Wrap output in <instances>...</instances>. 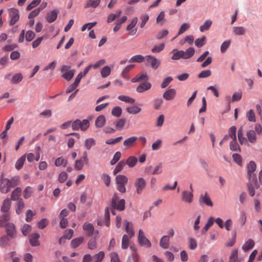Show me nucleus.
<instances>
[{
	"label": "nucleus",
	"instance_id": "obj_37",
	"mask_svg": "<svg viewBox=\"0 0 262 262\" xmlns=\"http://www.w3.org/2000/svg\"><path fill=\"white\" fill-rule=\"evenodd\" d=\"M25 204L24 203L23 200L21 199H18L17 203V207L16 208V213L17 214H20L23 211L24 208H25Z\"/></svg>",
	"mask_w": 262,
	"mask_h": 262
},
{
	"label": "nucleus",
	"instance_id": "obj_43",
	"mask_svg": "<svg viewBox=\"0 0 262 262\" xmlns=\"http://www.w3.org/2000/svg\"><path fill=\"white\" fill-rule=\"evenodd\" d=\"M127 112L130 114H137L141 111V108L138 106L134 105L126 108Z\"/></svg>",
	"mask_w": 262,
	"mask_h": 262
},
{
	"label": "nucleus",
	"instance_id": "obj_51",
	"mask_svg": "<svg viewBox=\"0 0 262 262\" xmlns=\"http://www.w3.org/2000/svg\"><path fill=\"white\" fill-rule=\"evenodd\" d=\"M67 163V160L61 157L56 159L55 162V164L56 166H63V167H66Z\"/></svg>",
	"mask_w": 262,
	"mask_h": 262
},
{
	"label": "nucleus",
	"instance_id": "obj_38",
	"mask_svg": "<svg viewBox=\"0 0 262 262\" xmlns=\"http://www.w3.org/2000/svg\"><path fill=\"white\" fill-rule=\"evenodd\" d=\"M256 165L255 163L253 161H251L247 165L248 174H253V172L256 170Z\"/></svg>",
	"mask_w": 262,
	"mask_h": 262
},
{
	"label": "nucleus",
	"instance_id": "obj_46",
	"mask_svg": "<svg viewBox=\"0 0 262 262\" xmlns=\"http://www.w3.org/2000/svg\"><path fill=\"white\" fill-rule=\"evenodd\" d=\"M23 76L21 73H17L13 75L11 79V82L13 84H17L20 82L23 79Z\"/></svg>",
	"mask_w": 262,
	"mask_h": 262
},
{
	"label": "nucleus",
	"instance_id": "obj_10",
	"mask_svg": "<svg viewBox=\"0 0 262 262\" xmlns=\"http://www.w3.org/2000/svg\"><path fill=\"white\" fill-rule=\"evenodd\" d=\"M145 60L148 63H150L151 68L154 69H157L161 63V61L159 59L151 55L146 56Z\"/></svg>",
	"mask_w": 262,
	"mask_h": 262
},
{
	"label": "nucleus",
	"instance_id": "obj_12",
	"mask_svg": "<svg viewBox=\"0 0 262 262\" xmlns=\"http://www.w3.org/2000/svg\"><path fill=\"white\" fill-rule=\"evenodd\" d=\"M138 139V137L136 136H132L125 139L123 141V144L126 148H131L135 145Z\"/></svg>",
	"mask_w": 262,
	"mask_h": 262
},
{
	"label": "nucleus",
	"instance_id": "obj_47",
	"mask_svg": "<svg viewBox=\"0 0 262 262\" xmlns=\"http://www.w3.org/2000/svg\"><path fill=\"white\" fill-rule=\"evenodd\" d=\"M126 119L121 118L119 119L116 123L115 125L118 130H122L126 123Z\"/></svg>",
	"mask_w": 262,
	"mask_h": 262
},
{
	"label": "nucleus",
	"instance_id": "obj_9",
	"mask_svg": "<svg viewBox=\"0 0 262 262\" xmlns=\"http://www.w3.org/2000/svg\"><path fill=\"white\" fill-rule=\"evenodd\" d=\"M199 201L201 205L204 204L207 206L210 207H212L213 205V203L207 192L200 194Z\"/></svg>",
	"mask_w": 262,
	"mask_h": 262
},
{
	"label": "nucleus",
	"instance_id": "obj_49",
	"mask_svg": "<svg viewBox=\"0 0 262 262\" xmlns=\"http://www.w3.org/2000/svg\"><path fill=\"white\" fill-rule=\"evenodd\" d=\"M125 165V162L124 161H120L118 163V164L117 165V166H116V167L115 168V169L113 171L114 174L116 175L118 172L121 171L123 169Z\"/></svg>",
	"mask_w": 262,
	"mask_h": 262
},
{
	"label": "nucleus",
	"instance_id": "obj_2",
	"mask_svg": "<svg viewBox=\"0 0 262 262\" xmlns=\"http://www.w3.org/2000/svg\"><path fill=\"white\" fill-rule=\"evenodd\" d=\"M249 178V182L247 183V187L249 192V194L251 196L255 195V188H258L259 185L257 183L256 175L253 174H248Z\"/></svg>",
	"mask_w": 262,
	"mask_h": 262
},
{
	"label": "nucleus",
	"instance_id": "obj_40",
	"mask_svg": "<svg viewBox=\"0 0 262 262\" xmlns=\"http://www.w3.org/2000/svg\"><path fill=\"white\" fill-rule=\"evenodd\" d=\"M148 75L145 73H142L141 74L138 75L136 77L133 78L131 81L133 83L139 82L142 80L146 79L148 80Z\"/></svg>",
	"mask_w": 262,
	"mask_h": 262
},
{
	"label": "nucleus",
	"instance_id": "obj_11",
	"mask_svg": "<svg viewBox=\"0 0 262 262\" xmlns=\"http://www.w3.org/2000/svg\"><path fill=\"white\" fill-rule=\"evenodd\" d=\"M125 201L124 199H121L118 202L115 203L114 205H111L112 207V213L115 214L114 210H118L119 211H123L125 208Z\"/></svg>",
	"mask_w": 262,
	"mask_h": 262
},
{
	"label": "nucleus",
	"instance_id": "obj_53",
	"mask_svg": "<svg viewBox=\"0 0 262 262\" xmlns=\"http://www.w3.org/2000/svg\"><path fill=\"white\" fill-rule=\"evenodd\" d=\"M246 117L250 122H255V115L252 109L250 110L246 114Z\"/></svg>",
	"mask_w": 262,
	"mask_h": 262
},
{
	"label": "nucleus",
	"instance_id": "obj_33",
	"mask_svg": "<svg viewBox=\"0 0 262 262\" xmlns=\"http://www.w3.org/2000/svg\"><path fill=\"white\" fill-rule=\"evenodd\" d=\"M137 158L135 156L129 157L125 162V164H127L129 167H134L137 163Z\"/></svg>",
	"mask_w": 262,
	"mask_h": 262
},
{
	"label": "nucleus",
	"instance_id": "obj_39",
	"mask_svg": "<svg viewBox=\"0 0 262 262\" xmlns=\"http://www.w3.org/2000/svg\"><path fill=\"white\" fill-rule=\"evenodd\" d=\"M118 98L122 101L130 104H134L135 102V100L134 98L125 95H120Z\"/></svg>",
	"mask_w": 262,
	"mask_h": 262
},
{
	"label": "nucleus",
	"instance_id": "obj_5",
	"mask_svg": "<svg viewBox=\"0 0 262 262\" xmlns=\"http://www.w3.org/2000/svg\"><path fill=\"white\" fill-rule=\"evenodd\" d=\"M9 179L3 178V174L1 179L0 189L2 193L6 194L8 193L12 187L10 185Z\"/></svg>",
	"mask_w": 262,
	"mask_h": 262
},
{
	"label": "nucleus",
	"instance_id": "obj_30",
	"mask_svg": "<svg viewBox=\"0 0 262 262\" xmlns=\"http://www.w3.org/2000/svg\"><path fill=\"white\" fill-rule=\"evenodd\" d=\"M115 180L117 184L126 185L128 181L127 178L125 176L122 174L117 176Z\"/></svg>",
	"mask_w": 262,
	"mask_h": 262
},
{
	"label": "nucleus",
	"instance_id": "obj_64",
	"mask_svg": "<svg viewBox=\"0 0 262 262\" xmlns=\"http://www.w3.org/2000/svg\"><path fill=\"white\" fill-rule=\"evenodd\" d=\"M139 256L137 253H134L129 256L127 262H138Z\"/></svg>",
	"mask_w": 262,
	"mask_h": 262
},
{
	"label": "nucleus",
	"instance_id": "obj_45",
	"mask_svg": "<svg viewBox=\"0 0 262 262\" xmlns=\"http://www.w3.org/2000/svg\"><path fill=\"white\" fill-rule=\"evenodd\" d=\"M144 59H145V57L141 55H137L133 56L129 60V62H142Z\"/></svg>",
	"mask_w": 262,
	"mask_h": 262
},
{
	"label": "nucleus",
	"instance_id": "obj_55",
	"mask_svg": "<svg viewBox=\"0 0 262 262\" xmlns=\"http://www.w3.org/2000/svg\"><path fill=\"white\" fill-rule=\"evenodd\" d=\"M236 128L235 126L230 127L228 130V135L232 140L236 139Z\"/></svg>",
	"mask_w": 262,
	"mask_h": 262
},
{
	"label": "nucleus",
	"instance_id": "obj_25",
	"mask_svg": "<svg viewBox=\"0 0 262 262\" xmlns=\"http://www.w3.org/2000/svg\"><path fill=\"white\" fill-rule=\"evenodd\" d=\"M255 245L254 241L252 239H249L242 246V249L247 252L253 248Z\"/></svg>",
	"mask_w": 262,
	"mask_h": 262
},
{
	"label": "nucleus",
	"instance_id": "obj_56",
	"mask_svg": "<svg viewBox=\"0 0 262 262\" xmlns=\"http://www.w3.org/2000/svg\"><path fill=\"white\" fill-rule=\"evenodd\" d=\"M35 33L31 30L28 31L25 35V39L28 42H30L32 41L35 38Z\"/></svg>",
	"mask_w": 262,
	"mask_h": 262
},
{
	"label": "nucleus",
	"instance_id": "obj_61",
	"mask_svg": "<svg viewBox=\"0 0 262 262\" xmlns=\"http://www.w3.org/2000/svg\"><path fill=\"white\" fill-rule=\"evenodd\" d=\"M121 156V152L120 151H117L114 155L113 158L111 160L110 162L111 165H115L120 160Z\"/></svg>",
	"mask_w": 262,
	"mask_h": 262
},
{
	"label": "nucleus",
	"instance_id": "obj_57",
	"mask_svg": "<svg viewBox=\"0 0 262 262\" xmlns=\"http://www.w3.org/2000/svg\"><path fill=\"white\" fill-rule=\"evenodd\" d=\"M230 149L232 151L240 150L239 146L236 141V139L232 140L230 143Z\"/></svg>",
	"mask_w": 262,
	"mask_h": 262
},
{
	"label": "nucleus",
	"instance_id": "obj_7",
	"mask_svg": "<svg viewBox=\"0 0 262 262\" xmlns=\"http://www.w3.org/2000/svg\"><path fill=\"white\" fill-rule=\"evenodd\" d=\"M9 17L10 20L9 21V25L13 26L19 18V11L17 9L11 8L9 10Z\"/></svg>",
	"mask_w": 262,
	"mask_h": 262
},
{
	"label": "nucleus",
	"instance_id": "obj_23",
	"mask_svg": "<svg viewBox=\"0 0 262 262\" xmlns=\"http://www.w3.org/2000/svg\"><path fill=\"white\" fill-rule=\"evenodd\" d=\"M247 137L251 143H254L256 141V136L255 134V132L253 130H249L247 131Z\"/></svg>",
	"mask_w": 262,
	"mask_h": 262
},
{
	"label": "nucleus",
	"instance_id": "obj_59",
	"mask_svg": "<svg viewBox=\"0 0 262 262\" xmlns=\"http://www.w3.org/2000/svg\"><path fill=\"white\" fill-rule=\"evenodd\" d=\"M84 161L82 159L76 160L75 161V169L77 170H81L84 165Z\"/></svg>",
	"mask_w": 262,
	"mask_h": 262
},
{
	"label": "nucleus",
	"instance_id": "obj_3",
	"mask_svg": "<svg viewBox=\"0 0 262 262\" xmlns=\"http://www.w3.org/2000/svg\"><path fill=\"white\" fill-rule=\"evenodd\" d=\"M72 127L74 130H78L80 129L82 131L86 130L90 126V122L88 119H84L80 121L79 119H76L74 121H72Z\"/></svg>",
	"mask_w": 262,
	"mask_h": 262
},
{
	"label": "nucleus",
	"instance_id": "obj_60",
	"mask_svg": "<svg viewBox=\"0 0 262 262\" xmlns=\"http://www.w3.org/2000/svg\"><path fill=\"white\" fill-rule=\"evenodd\" d=\"M237 249H234L231 253L229 262H236L237 260Z\"/></svg>",
	"mask_w": 262,
	"mask_h": 262
},
{
	"label": "nucleus",
	"instance_id": "obj_58",
	"mask_svg": "<svg viewBox=\"0 0 262 262\" xmlns=\"http://www.w3.org/2000/svg\"><path fill=\"white\" fill-rule=\"evenodd\" d=\"M23 234L26 236L31 231V226L29 224H25L21 228Z\"/></svg>",
	"mask_w": 262,
	"mask_h": 262
},
{
	"label": "nucleus",
	"instance_id": "obj_35",
	"mask_svg": "<svg viewBox=\"0 0 262 262\" xmlns=\"http://www.w3.org/2000/svg\"><path fill=\"white\" fill-rule=\"evenodd\" d=\"M125 222L126 223L125 231L128 233V236H129V237H132L135 234L133 228V225L127 221H125Z\"/></svg>",
	"mask_w": 262,
	"mask_h": 262
},
{
	"label": "nucleus",
	"instance_id": "obj_13",
	"mask_svg": "<svg viewBox=\"0 0 262 262\" xmlns=\"http://www.w3.org/2000/svg\"><path fill=\"white\" fill-rule=\"evenodd\" d=\"M40 235L38 233H34L30 235L29 241L31 245L33 247L38 246L40 243L38 241Z\"/></svg>",
	"mask_w": 262,
	"mask_h": 262
},
{
	"label": "nucleus",
	"instance_id": "obj_52",
	"mask_svg": "<svg viewBox=\"0 0 262 262\" xmlns=\"http://www.w3.org/2000/svg\"><path fill=\"white\" fill-rule=\"evenodd\" d=\"M111 72V68L109 66H106L104 67L101 72V76L103 78H106L109 76Z\"/></svg>",
	"mask_w": 262,
	"mask_h": 262
},
{
	"label": "nucleus",
	"instance_id": "obj_27",
	"mask_svg": "<svg viewBox=\"0 0 262 262\" xmlns=\"http://www.w3.org/2000/svg\"><path fill=\"white\" fill-rule=\"evenodd\" d=\"M169 236L164 235L162 237L160 241V245L163 249H167L169 246Z\"/></svg>",
	"mask_w": 262,
	"mask_h": 262
},
{
	"label": "nucleus",
	"instance_id": "obj_50",
	"mask_svg": "<svg viewBox=\"0 0 262 262\" xmlns=\"http://www.w3.org/2000/svg\"><path fill=\"white\" fill-rule=\"evenodd\" d=\"M131 237H129V236H128L126 234H124L122 239V248L123 249H127L129 245V238Z\"/></svg>",
	"mask_w": 262,
	"mask_h": 262
},
{
	"label": "nucleus",
	"instance_id": "obj_28",
	"mask_svg": "<svg viewBox=\"0 0 262 262\" xmlns=\"http://www.w3.org/2000/svg\"><path fill=\"white\" fill-rule=\"evenodd\" d=\"M11 239L7 235H4L0 238V247L4 248L9 245V241Z\"/></svg>",
	"mask_w": 262,
	"mask_h": 262
},
{
	"label": "nucleus",
	"instance_id": "obj_19",
	"mask_svg": "<svg viewBox=\"0 0 262 262\" xmlns=\"http://www.w3.org/2000/svg\"><path fill=\"white\" fill-rule=\"evenodd\" d=\"M11 202L10 199L9 198L4 200L2 203L1 210L4 213H9V210L10 209Z\"/></svg>",
	"mask_w": 262,
	"mask_h": 262
},
{
	"label": "nucleus",
	"instance_id": "obj_6",
	"mask_svg": "<svg viewBox=\"0 0 262 262\" xmlns=\"http://www.w3.org/2000/svg\"><path fill=\"white\" fill-rule=\"evenodd\" d=\"M138 239L139 244L141 246L149 248L151 246L150 242L146 237L144 232L141 229H140L139 231Z\"/></svg>",
	"mask_w": 262,
	"mask_h": 262
},
{
	"label": "nucleus",
	"instance_id": "obj_44",
	"mask_svg": "<svg viewBox=\"0 0 262 262\" xmlns=\"http://www.w3.org/2000/svg\"><path fill=\"white\" fill-rule=\"evenodd\" d=\"M135 67L134 64L127 66L122 71L121 76L125 79L128 80L129 77L127 75L130 71Z\"/></svg>",
	"mask_w": 262,
	"mask_h": 262
},
{
	"label": "nucleus",
	"instance_id": "obj_24",
	"mask_svg": "<svg viewBox=\"0 0 262 262\" xmlns=\"http://www.w3.org/2000/svg\"><path fill=\"white\" fill-rule=\"evenodd\" d=\"M21 192V189L20 187L16 188L11 193L10 200H11L12 201H18V199H20L19 197L20 195Z\"/></svg>",
	"mask_w": 262,
	"mask_h": 262
},
{
	"label": "nucleus",
	"instance_id": "obj_31",
	"mask_svg": "<svg viewBox=\"0 0 262 262\" xmlns=\"http://www.w3.org/2000/svg\"><path fill=\"white\" fill-rule=\"evenodd\" d=\"M212 24V21L210 19H207L204 23L200 27V31L203 32L205 31L208 30Z\"/></svg>",
	"mask_w": 262,
	"mask_h": 262
},
{
	"label": "nucleus",
	"instance_id": "obj_32",
	"mask_svg": "<svg viewBox=\"0 0 262 262\" xmlns=\"http://www.w3.org/2000/svg\"><path fill=\"white\" fill-rule=\"evenodd\" d=\"M26 160V155H24L19 158L16 162L15 167L17 170H20L23 167L24 162Z\"/></svg>",
	"mask_w": 262,
	"mask_h": 262
},
{
	"label": "nucleus",
	"instance_id": "obj_18",
	"mask_svg": "<svg viewBox=\"0 0 262 262\" xmlns=\"http://www.w3.org/2000/svg\"><path fill=\"white\" fill-rule=\"evenodd\" d=\"M58 13H59V10L56 9H54L51 12L48 13L47 14V16H46L47 20L48 22L49 23H51L54 21L57 17V15H58Z\"/></svg>",
	"mask_w": 262,
	"mask_h": 262
},
{
	"label": "nucleus",
	"instance_id": "obj_29",
	"mask_svg": "<svg viewBox=\"0 0 262 262\" xmlns=\"http://www.w3.org/2000/svg\"><path fill=\"white\" fill-rule=\"evenodd\" d=\"M238 139L241 144H243L247 142L246 138L244 136L243 128L241 126L237 131Z\"/></svg>",
	"mask_w": 262,
	"mask_h": 262
},
{
	"label": "nucleus",
	"instance_id": "obj_8",
	"mask_svg": "<svg viewBox=\"0 0 262 262\" xmlns=\"http://www.w3.org/2000/svg\"><path fill=\"white\" fill-rule=\"evenodd\" d=\"M4 227L5 228L7 235L11 238H14L16 236V227L13 223H9Z\"/></svg>",
	"mask_w": 262,
	"mask_h": 262
},
{
	"label": "nucleus",
	"instance_id": "obj_22",
	"mask_svg": "<svg viewBox=\"0 0 262 262\" xmlns=\"http://www.w3.org/2000/svg\"><path fill=\"white\" fill-rule=\"evenodd\" d=\"M214 222V218L213 216L209 217V219H208L207 223L206 224L204 228L202 229V234H205L206 232L208 231V229L213 225Z\"/></svg>",
	"mask_w": 262,
	"mask_h": 262
},
{
	"label": "nucleus",
	"instance_id": "obj_4",
	"mask_svg": "<svg viewBox=\"0 0 262 262\" xmlns=\"http://www.w3.org/2000/svg\"><path fill=\"white\" fill-rule=\"evenodd\" d=\"M136 188V191L137 194H140L145 189L146 182L144 179L139 178L135 180L134 183Z\"/></svg>",
	"mask_w": 262,
	"mask_h": 262
},
{
	"label": "nucleus",
	"instance_id": "obj_26",
	"mask_svg": "<svg viewBox=\"0 0 262 262\" xmlns=\"http://www.w3.org/2000/svg\"><path fill=\"white\" fill-rule=\"evenodd\" d=\"M232 32L235 35H244L246 33V29L242 26L233 27L232 28Z\"/></svg>",
	"mask_w": 262,
	"mask_h": 262
},
{
	"label": "nucleus",
	"instance_id": "obj_34",
	"mask_svg": "<svg viewBox=\"0 0 262 262\" xmlns=\"http://www.w3.org/2000/svg\"><path fill=\"white\" fill-rule=\"evenodd\" d=\"M101 0H88L85 8H96L100 4Z\"/></svg>",
	"mask_w": 262,
	"mask_h": 262
},
{
	"label": "nucleus",
	"instance_id": "obj_15",
	"mask_svg": "<svg viewBox=\"0 0 262 262\" xmlns=\"http://www.w3.org/2000/svg\"><path fill=\"white\" fill-rule=\"evenodd\" d=\"M176 94V90L174 89H170L163 93V97L166 100H171L175 97Z\"/></svg>",
	"mask_w": 262,
	"mask_h": 262
},
{
	"label": "nucleus",
	"instance_id": "obj_63",
	"mask_svg": "<svg viewBox=\"0 0 262 262\" xmlns=\"http://www.w3.org/2000/svg\"><path fill=\"white\" fill-rule=\"evenodd\" d=\"M10 185L12 187H14L17 186L19 182V178L18 176H14L9 179Z\"/></svg>",
	"mask_w": 262,
	"mask_h": 262
},
{
	"label": "nucleus",
	"instance_id": "obj_54",
	"mask_svg": "<svg viewBox=\"0 0 262 262\" xmlns=\"http://www.w3.org/2000/svg\"><path fill=\"white\" fill-rule=\"evenodd\" d=\"M122 110L120 106H115L112 111V115L116 117H119L122 114Z\"/></svg>",
	"mask_w": 262,
	"mask_h": 262
},
{
	"label": "nucleus",
	"instance_id": "obj_36",
	"mask_svg": "<svg viewBox=\"0 0 262 262\" xmlns=\"http://www.w3.org/2000/svg\"><path fill=\"white\" fill-rule=\"evenodd\" d=\"M83 241L84 238L83 237H79L72 239L71 243L72 247L73 248H77L83 243Z\"/></svg>",
	"mask_w": 262,
	"mask_h": 262
},
{
	"label": "nucleus",
	"instance_id": "obj_17",
	"mask_svg": "<svg viewBox=\"0 0 262 262\" xmlns=\"http://www.w3.org/2000/svg\"><path fill=\"white\" fill-rule=\"evenodd\" d=\"M151 87V84L149 82L146 81L140 83L136 88V91L138 93H143L149 90Z\"/></svg>",
	"mask_w": 262,
	"mask_h": 262
},
{
	"label": "nucleus",
	"instance_id": "obj_16",
	"mask_svg": "<svg viewBox=\"0 0 262 262\" xmlns=\"http://www.w3.org/2000/svg\"><path fill=\"white\" fill-rule=\"evenodd\" d=\"M11 219L10 213H5L0 216V227H3L9 223Z\"/></svg>",
	"mask_w": 262,
	"mask_h": 262
},
{
	"label": "nucleus",
	"instance_id": "obj_42",
	"mask_svg": "<svg viewBox=\"0 0 262 262\" xmlns=\"http://www.w3.org/2000/svg\"><path fill=\"white\" fill-rule=\"evenodd\" d=\"M75 72V70H71L69 71L65 72L64 74H63L61 77L66 79L67 81H70L73 77Z\"/></svg>",
	"mask_w": 262,
	"mask_h": 262
},
{
	"label": "nucleus",
	"instance_id": "obj_41",
	"mask_svg": "<svg viewBox=\"0 0 262 262\" xmlns=\"http://www.w3.org/2000/svg\"><path fill=\"white\" fill-rule=\"evenodd\" d=\"M104 257V253L100 251L92 257L93 262H101Z\"/></svg>",
	"mask_w": 262,
	"mask_h": 262
},
{
	"label": "nucleus",
	"instance_id": "obj_48",
	"mask_svg": "<svg viewBox=\"0 0 262 262\" xmlns=\"http://www.w3.org/2000/svg\"><path fill=\"white\" fill-rule=\"evenodd\" d=\"M95 144V141L94 139L92 138L86 139L84 142L85 147L88 150H90L91 147Z\"/></svg>",
	"mask_w": 262,
	"mask_h": 262
},
{
	"label": "nucleus",
	"instance_id": "obj_62",
	"mask_svg": "<svg viewBox=\"0 0 262 262\" xmlns=\"http://www.w3.org/2000/svg\"><path fill=\"white\" fill-rule=\"evenodd\" d=\"M140 18L141 19V23L140 24V27L143 28L144 27L146 23L149 20V15L147 14H143L141 15Z\"/></svg>",
	"mask_w": 262,
	"mask_h": 262
},
{
	"label": "nucleus",
	"instance_id": "obj_21",
	"mask_svg": "<svg viewBox=\"0 0 262 262\" xmlns=\"http://www.w3.org/2000/svg\"><path fill=\"white\" fill-rule=\"evenodd\" d=\"M106 123V118L103 115L99 116L95 120V126L97 128L102 127Z\"/></svg>",
	"mask_w": 262,
	"mask_h": 262
},
{
	"label": "nucleus",
	"instance_id": "obj_1",
	"mask_svg": "<svg viewBox=\"0 0 262 262\" xmlns=\"http://www.w3.org/2000/svg\"><path fill=\"white\" fill-rule=\"evenodd\" d=\"M172 52L173 53L171 57L172 60H179L180 58L188 59L193 56L195 50L193 48L190 47L188 48L186 51L183 50L177 51L176 49H173Z\"/></svg>",
	"mask_w": 262,
	"mask_h": 262
},
{
	"label": "nucleus",
	"instance_id": "obj_20",
	"mask_svg": "<svg viewBox=\"0 0 262 262\" xmlns=\"http://www.w3.org/2000/svg\"><path fill=\"white\" fill-rule=\"evenodd\" d=\"M193 193L188 192L186 190L182 191V200L188 203H190L192 201Z\"/></svg>",
	"mask_w": 262,
	"mask_h": 262
},
{
	"label": "nucleus",
	"instance_id": "obj_14",
	"mask_svg": "<svg viewBox=\"0 0 262 262\" xmlns=\"http://www.w3.org/2000/svg\"><path fill=\"white\" fill-rule=\"evenodd\" d=\"M83 229L85 231L86 235L90 237L94 232V227L92 224L85 222L83 225Z\"/></svg>",
	"mask_w": 262,
	"mask_h": 262
}]
</instances>
